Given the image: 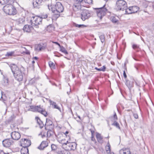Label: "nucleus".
Returning a JSON list of instances; mask_svg holds the SVG:
<instances>
[{"label": "nucleus", "instance_id": "nucleus-63", "mask_svg": "<svg viewBox=\"0 0 154 154\" xmlns=\"http://www.w3.org/2000/svg\"><path fill=\"white\" fill-rule=\"evenodd\" d=\"M21 154H25L24 153H23L22 152H21Z\"/></svg>", "mask_w": 154, "mask_h": 154}, {"label": "nucleus", "instance_id": "nucleus-61", "mask_svg": "<svg viewBox=\"0 0 154 154\" xmlns=\"http://www.w3.org/2000/svg\"><path fill=\"white\" fill-rule=\"evenodd\" d=\"M153 29L154 30V23L153 24Z\"/></svg>", "mask_w": 154, "mask_h": 154}, {"label": "nucleus", "instance_id": "nucleus-11", "mask_svg": "<svg viewBox=\"0 0 154 154\" xmlns=\"http://www.w3.org/2000/svg\"><path fill=\"white\" fill-rule=\"evenodd\" d=\"M91 16L89 11L88 10H84L81 13V19L85 21L89 18Z\"/></svg>", "mask_w": 154, "mask_h": 154}, {"label": "nucleus", "instance_id": "nucleus-33", "mask_svg": "<svg viewBox=\"0 0 154 154\" xmlns=\"http://www.w3.org/2000/svg\"><path fill=\"white\" fill-rule=\"evenodd\" d=\"M10 0H0V4L2 5H4L8 3Z\"/></svg>", "mask_w": 154, "mask_h": 154}, {"label": "nucleus", "instance_id": "nucleus-13", "mask_svg": "<svg viewBox=\"0 0 154 154\" xmlns=\"http://www.w3.org/2000/svg\"><path fill=\"white\" fill-rule=\"evenodd\" d=\"M14 142L13 140L10 139H7L2 141L3 146L6 147H9L13 145Z\"/></svg>", "mask_w": 154, "mask_h": 154}, {"label": "nucleus", "instance_id": "nucleus-42", "mask_svg": "<svg viewBox=\"0 0 154 154\" xmlns=\"http://www.w3.org/2000/svg\"><path fill=\"white\" fill-rule=\"evenodd\" d=\"M106 67L105 66H103L102 67L100 68V71L104 72L106 70Z\"/></svg>", "mask_w": 154, "mask_h": 154}, {"label": "nucleus", "instance_id": "nucleus-62", "mask_svg": "<svg viewBox=\"0 0 154 154\" xmlns=\"http://www.w3.org/2000/svg\"><path fill=\"white\" fill-rule=\"evenodd\" d=\"M78 117L79 118V119H80V117L79 116H78Z\"/></svg>", "mask_w": 154, "mask_h": 154}, {"label": "nucleus", "instance_id": "nucleus-45", "mask_svg": "<svg viewBox=\"0 0 154 154\" xmlns=\"http://www.w3.org/2000/svg\"><path fill=\"white\" fill-rule=\"evenodd\" d=\"M113 118H114L113 120L114 121H116L117 119V115L115 113V114L114 115Z\"/></svg>", "mask_w": 154, "mask_h": 154}, {"label": "nucleus", "instance_id": "nucleus-27", "mask_svg": "<svg viewBox=\"0 0 154 154\" xmlns=\"http://www.w3.org/2000/svg\"><path fill=\"white\" fill-rule=\"evenodd\" d=\"M41 109H39L38 111V112L41 113L43 115H44L45 116H47L48 115L47 112H46L44 109H43V108L41 107Z\"/></svg>", "mask_w": 154, "mask_h": 154}, {"label": "nucleus", "instance_id": "nucleus-8", "mask_svg": "<svg viewBox=\"0 0 154 154\" xmlns=\"http://www.w3.org/2000/svg\"><path fill=\"white\" fill-rule=\"evenodd\" d=\"M42 19L39 17H32L30 20V23L32 26H38L41 23Z\"/></svg>", "mask_w": 154, "mask_h": 154}, {"label": "nucleus", "instance_id": "nucleus-34", "mask_svg": "<svg viewBox=\"0 0 154 154\" xmlns=\"http://www.w3.org/2000/svg\"><path fill=\"white\" fill-rule=\"evenodd\" d=\"M49 65L51 69H55V65L52 62H49Z\"/></svg>", "mask_w": 154, "mask_h": 154}, {"label": "nucleus", "instance_id": "nucleus-40", "mask_svg": "<svg viewBox=\"0 0 154 154\" xmlns=\"http://www.w3.org/2000/svg\"><path fill=\"white\" fill-rule=\"evenodd\" d=\"M22 49H24V50L23 52L24 53H26V54H30L29 51L28 50L26 49V48H25L22 47Z\"/></svg>", "mask_w": 154, "mask_h": 154}, {"label": "nucleus", "instance_id": "nucleus-16", "mask_svg": "<svg viewBox=\"0 0 154 154\" xmlns=\"http://www.w3.org/2000/svg\"><path fill=\"white\" fill-rule=\"evenodd\" d=\"M43 0H33V5L34 8H38L42 5Z\"/></svg>", "mask_w": 154, "mask_h": 154}, {"label": "nucleus", "instance_id": "nucleus-47", "mask_svg": "<svg viewBox=\"0 0 154 154\" xmlns=\"http://www.w3.org/2000/svg\"><path fill=\"white\" fill-rule=\"evenodd\" d=\"M133 115L135 119H137L138 118V116L137 113H133Z\"/></svg>", "mask_w": 154, "mask_h": 154}, {"label": "nucleus", "instance_id": "nucleus-9", "mask_svg": "<svg viewBox=\"0 0 154 154\" xmlns=\"http://www.w3.org/2000/svg\"><path fill=\"white\" fill-rule=\"evenodd\" d=\"M139 8L137 6H133L128 8L125 11V13L126 14H129L134 13L137 12L139 10Z\"/></svg>", "mask_w": 154, "mask_h": 154}, {"label": "nucleus", "instance_id": "nucleus-17", "mask_svg": "<svg viewBox=\"0 0 154 154\" xmlns=\"http://www.w3.org/2000/svg\"><path fill=\"white\" fill-rule=\"evenodd\" d=\"M39 109H41V106H31L30 107V108L28 109L29 111H32L33 112H38Z\"/></svg>", "mask_w": 154, "mask_h": 154}, {"label": "nucleus", "instance_id": "nucleus-58", "mask_svg": "<svg viewBox=\"0 0 154 154\" xmlns=\"http://www.w3.org/2000/svg\"><path fill=\"white\" fill-rule=\"evenodd\" d=\"M38 57H34L33 58V59H35L36 60H37L38 59Z\"/></svg>", "mask_w": 154, "mask_h": 154}, {"label": "nucleus", "instance_id": "nucleus-15", "mask_svg": "<svg viewBox=\"0 0 154 154\" xmlns=\"http://www.w3.org/2000/svg\"><path fill=\"white\" fill-rule=\"evenodd\" d=\"M11 136L13 139L15 140H18L20 138L21 136L19 133L15 131L11 133Z\"/></svg>", "mask_w": 154, "mask_h": 154}, {"label": "nucleus", "instance_id": "nucleus-32", "mask_svg": "<svg viewBox=\"0 0 154 154\" xmlns=\"http://www.w3.org/2000/svg\"><path fill=\"white\" fill-rule=\"evenodd\" d=\"M52 124V122L49 119H47L46 121L45 125L47 126H50Z\"/></svg>", "mask_w": 154, "mask_h": 154}, {"label": "nucleus", "instance_id": "nucleus-2", "mask_svg": "<svg viewBox=\"0 0 154 154\" xmlns=\"http://www.w3.org/2000/svg\"><path fill=\"white\" fill-rule=\"evenodd\" d=\"M48 6L49 9L54 13V17L56 18L60 16V13L63 11L64 9L61 3L59 2H57L55 5H48Z\"/></svg>", "mask_w": 154, "mask_h": 154}, {"label": "nucleus", "instance_id": "nucleus-41", "mask_svg": "<svg viewBox=\"0 0 154 154\" xmlns=\"http://www.w3.org/2000/svg\"><path fill=\"white\" fill-rule=\"evenodd\" d=\"M48 17V15L47 14H42L41 15V17H40L42 18H42H47Z\"/></svg>", "mask_w": 154, "mask_h": 154}, {"label": "nucleus", "instance_id": "nucleus-10", "mask_svg": "<svg viewBox=\"0 0 154 154\" xmlns=\"http://www.w3.org/2000/svg\"><path fill=\"white\" fill-rule=\"evenodd\" d=\"M63 134L62 133H60L58 134L57 136V140L58 142L63 145L65 142H67V140L68 137L65 138V136L63 135Z\"/></svg>", "mask_w": 154, "mask_h": 154}, {"label": "nucleus", "instance_id": "nucleus-53", "mask_svg": "<svg viewBox=\"0 0 154 154\" xmlns=\"http://www.w3.org/2000/svg\"><path fill=\"white\" fill-rule=\"evenodd\" d=\"M55 44H56V45H58L60 47H61V46L57 42H53Z\"/></svg>", "mask_w": 154, "mask_h": 154}, {"label": "nucleus", "instance_id": "nucleus-1", "mask_svg": "<svg viewBox=\"0 0 154 154\" xmlns=\"http://www.w3.org/2000/svg\"><path fill=\"white\" fill-rule=\"evenodd\" d=\"M10 67L15 79L18 82L22 81L25 75V70L22 66L19 68L14 64H11Z\"/></svg>", "mask_w": 154, "mask_h": 154}, {"label": "nucleus", "instance_id": "nucleus-25", "mask_svg": "<svg viewBox=\"0 0 154 154\" xmlns=\"http://www.w3.org/2000/svg\"><path fill=\"white\" fill-rule=\"evenodd\" d=\"M49 102L50 104L52 105V107L53 108L57 109L59 110H60V108L57 105L55 102L52 101L50 100H49Z\"/></svg>", "mask_w": 154, "mask_h": 154}, {"label": "nucleus", "instance_id": "nucleus-4", "mask_svg": "<svg viewBox=\"0 0 154 154\" xmlns=\"http://www.w3.org/2000/svg\"><path fill=\"white\" fill-rule=\"evenodd\" d=\"M3 10L6 14L9 15H14L17 13L15 8L11 4H8L3 8Z\"/></svg>", "mask_w": 154, "mask_h": 154}, {"label": "nucleus", "instance_id": "nucleus-14", "mask_svg": "<svg viewBox=\"0 0 154 154\" xmlns=\"http://www.w3.org/2000/svg\"><path fill=\"white\" fill-rule=\"evenodd\" d=\"M3 92H1L2 95L1 98L3 100V102L6 106H9L11 104V102L9 100V98H7L5 94H3Z\"/></svg>", "mask_w": 154, "mask_h": 154}, {"label": "nucleus", "instance_id": "nucleus-55", "mask_svg": "<svg viewBox=\"0 0 154 154\" xmlns=\"http://www.w3.org/2000/svg\"><path fill=\"white\" fill-rule=\"evenodd\" d=\"M39 135H42V138H43L44 137H45V135H42V133L41 132V133L39 134Z\"/></svg>", "mask_w": 154, "mask_h": 154}, {"label": "nucleus", "instance_id": "nucleus-52", "mask_svg": "<svg viewBox=\"0 0 154 154\" xmlns=\"http://www.w3.org/2000/svg\"><path fill=\"white\" fill-rule=\"evenodd\" d=\"M94 135L91 136V140L92 141H95V139L94 137Z\"/></svg>", "mask_w": 154, "mask_h": 154}, {"label": "nucleus", "instance_id": "nucleus-6", "mask_svg": "<svg viewBox=\"0 0 154 154\" xmlns=\"http://www.w3.org/2000/svg\"><path fill=\"white\" fill-rule=\"evenodd\" d=\"M74 2L73 6V10L75 12H77L81 10L82 4L84 2V0H74Z\"/></svg>", "mask_w": 154, "mask_h": 154}, {"label": "nucleus", "instance_id": "nucleus-64", "mask_svg": "<svg viewBox=\"0 0 154 154\" xmlns=\"http://www.w3.org/2000/svg\"><path fill=\"white\" fill-rule=\"evenodd\" d=\"M106 1H107L108 0H105Z\"/></svg>", "mask_w": 154, "mask_h": 154}, {"label": "nucleus", "instance_id": "nucleus-37", "mask_svg": "<svg viewBox=\"0 0 154 154\" xmlns=\"http://www.w3.org/2000/svg\"><path fill=\"white\" fill-rule=\"evenodd\" d=\"M14 51H11L10 52H8L5 55L6 57H10L11 56L13 55L14 54Z\"/></svg>", "mask_w": 154, "mask_h": 154}, {"label": "nucleus", "instance_id": "nucleus-56", "mask_svg": "<svg viewBox=\"0 0 154 154\" xmlns=\"http://www.w3.org/2000/svg\"><path fill=\"white\" fill-rule=\"evenodd\" d=\"M95 69H96V70H97L98 71H100V68H97V67H95Z\"/></svg>", "mask_w": 154, "mask_h": 154}, {"label": "nucleus", "instance_id": "nucleus-5", "mask_svg": "<svg viewBox=\"0 0 154 154\" xmlns=\"http://www.w3.org/2000/svg\"><path fill=\"white\" fill-rule=\"evenodd\" d=\"M116 8L117 10L125 11L127 8V3L124 0H118L116 2Z\"/></svg>", "mask_w": 154, "mask_h": 154}, {"label": "nucleus", "instance_id": "nucleus-18", "mask_svg": "<svg viewBox=\"0 0 154 154\" xmlns=\"http://www.w3.org/2000/svg\"><path fill=\"white\" fill-rule=\"evenodd\" d=\"M120 154H131L129 149L128 148H123L119 151Z\"/></svg>", "mask_w": 154, "mask_h": 154}, {"label": "nucleus", "instance_id": "nucleus-54", "mask_svg": "<svg viewBox=\"0 0 154 154\" xmlns=\"http://www.w3.org/2000/svg\"><path fill=\"white\" fill-rule=\"evenodd\" d=\"M34 80V79H32L30 81V83H34L35 82Z\"/></svg>", "mask_w": 154, "mask_h": 154}, {"label": "nucleus", "instance_id": "nucleus-51", "mask_svg": "<svg viewBox=\"0 0 154 154\" xmlns=\"http://www.w3.org/2000/svg\"><path fill=\"white\" fill-rule=\"evenodd\" d=\"M123 76L125 79H126L127 78V75L125 73V71H124L123 72Z\"/></svg>", "mask_w": 154, "mask_h": 154}, {"label": "nucleus", "instance_id": "nucleus-28", "mask_svg": "<svg viewBox=\"0 0 154 154\" xmlns=\"http://www.w3.org/2000/svg\"><path fill=\"white\" fill-rule=\"evenodd\" d=\"M35 48L37 50L41 51L45 49V47L41 44H39Z\"/></svg>", "mask_w": 154, "mask_h": 154}, {"label": "nucleus", "instance_id": "nucleus-50", "mask_svg": "<svg viewBox=\"0 0 154 154\" xmlns=\"http://www.w3.org/2000/svg\"><path fill=\"white\" fill-rule=\"evenodd\" d=\"M90 130L91 132V136L94 135V131L91 129H90Z\"/></svg>", "mask_w": 154, "mask_h": 154}, {"label": "nucleus", "instance_id": "nucleus-46", "mask_svg": "<svg viewBox=\"0 0 154 154\" xmlns=\"http://www.w3.org/2000/svg\"><path fill=\"white\" fill-rule=\"evenodd\" d=\"M75 26L76 27H78L79 28H80L82 26H85L83 24L79 25V24H75Z\"/></svg>", "mask_w": 154, "mask_h": 154}, {"label": "nucleus", "instance_id": "nucleus-60", "mask_svg": "<svg viewBox=\"0 0 154 154\" xmlns=\"http://www.w3.org/2000/svg\"><path fill=\"white\" fill-rule=\"evenodd\" d=\"M35 63V62L34 60H33L32 61V63L33 64Z\"/></svg>", "mask_w": 154, "mask_h": 154}, {"label": "nucleus", "instance_id": "nucleus-12", "mask_svg": "<svg viewBox=\"0 0 154 154\" xmlns=\"http://www.w3.org/2000/svg\"><path fill=\"white\" fill-rule=\"evenodd\" d=\"M21 146L23 147L26 148V149L28 150L27 147L31 145V142L30 140L28 139H22L21 141Z\"/></svg>", "mask_w": 154, "mask_h": 154}, {"label": "nucleus", "instance_id": "nucleus-30", "mask_svg": "<svg viewBox=\"0 0 154 154\" xmlns=\"http://www.w3.org/2000/svg\"><path fill=\"white\" fill-rule=\"evenodd\" d=\"M132 47L137 52L139 51L140 49L139 45L137 44H133L132 46Z\"/></svg>", "mask_w": 154, "mask_h": 154}, {"label": "nucleus", "instance_id": "nucleus-22", "mask_svg": "<svg viewBox=\"0 0 154 154\" xmlns=\"http://www.w3.org/2000/svg\"><path fill=\"white\" fill-rule=\"evenodd\" d=\"M57 153L58 154H71L69 150L65 149L62 150H59L57 151Z\"/></svg>", "mask_w": 154, "mask_h": 154}, {"label": "nucleus", "instance_id": "nucleus-44", "mask_svg": "<svg viewBox=\"0 0 154 154\" xmlns=\"http://www.w3.org/2000/svg\"><path fill=\"white\" fill-rule=\"evenodd\" d=\"M92 2V0H84V2L88 4H90Z\"/></svg>", "mask_w": 154, "mask_h": 154}, {"label": "nucleus", "instance_id": "nucleus-38", "mask_svg": "<svg viewBox=\"0 0 154 154\" xmlns=\"http://www.w3.org/2000/svg\"><path fill=\"white\" fill-rule=\"evenodd\" d=\"M57 146L54 144H52L51 145V148L52 150L53 151H55L57 149Z\"/></svg>", "mask_w": 154, "mask_h": 154}, {"label": "nucleus", "instance_id": "nucleus-49", "mask_svg": "<svg viewBox=\"0 0 154 154\" xmlns=\"http://www.w3.org/2000/svg\"><path fill=\"white\" fill-rule=\"evenodd\" d=\"M9 153H7L4 152L3 150H0V154H8Z\"/></svg>", "mask_w": 154, "mask_h": 154}, {"label": "nucleus", "instance_id": "nucleus-31", "mask_svg": "<svg viewBox=\"0 0 154 154\" xmlns=\"http://www.w3.org/2000/svg\"><path fill=\"white\" fill-rule=\"evenodd\" d=\"M8 80L7 77H4L3 80V84L5 86H7L8 84Z\"/></svg>", "mask_w": 154, "mask_h": 154}, {"label": "nucleus", "instance_id": "nucleus-21", "mask_svg": "<svg viewBox=\"0 0 154 154\" xmlns=\"http://www.w3.org/2000/svg\"><path fill=\"white\" fill-rule=\"evenodd\" d=\"M16 21L17 24H23L25 21V18L24 17H22L16 20Z\"/></svg>", "mask_w": 154, "mask_h": 154}, {"label": "nucleus", "instance_id": "nucleus-35", "mask_svg": "<svg viewBox=\"0 0 154 154\" xmlns=\"http://www.w3.org/2000/svg\"><path fill=\"white\" fill-rule=\"evenodd\" d=\"M60 48V51H61L63 53H64L66 54H68L67 51H66V49L64 47H63V46H61V47Z\"/></svg>", "mask_w": 154, "mask_h": 154}, {"label": "nucleus", "instance_id": "nucleus-20", "mask_svg": "<svg viewBox=\"0 0 154 154\" xmlns=\"http://www.w3.org/2000/svg\"><path fill=\"white\" fill-rule=\"evenodd\" d=\"M48 146L47 142L46 141H43L40 145L38 146V148L40 150L43 149Z\"/></svg>", "mask_w": 154, "mask_h": 154}, {"label": "nucleus", "instance_id": "nucleus-19", "mask_svg": "<svg viewBox=\"0 0 154 154\" xmlns=\"http://www.w3.org/2000/svg\"><path fill=\"white\" fill-rule=\"evenodd\" d=\"M32 29L33 27L32 26L28 25H25L23 28L24 31L27 32H30Z\"/></svg>", "mask_w": 154, "mask_h": 154}, {"label": "nucleus", "instance_id": "nucleus-39", "mask_svg": "<svg viewBox=\"0 0 154 154\" xmlns=\"http://www.w3.org/2000/svg\"><path fill=\"white\" fill-rule=\"evenodd\" d=\"M100 39L102 43H103L105 42V36L103 35H101L100 37Z\"/></svg>", "mask_w": 154, "mask_h": 154}, {"label": "nucleus", "instance_id": "nucleus-23", "mask_svg": "<svg viewBox=\"0 0 154 154\" xmlns=\"http://www.w3.org/2000/svg\"><path fill=\"white\" fill-rule=\"evenodd\" d=\"M96 137L98 141L100 143H103V137L101 134L98 133H97Z\"/></svg>", "mask_w": 154, "mask_h": 154}, {"label": "nucleus", "instance_id": "nucleus-7", "mask_svg": "<svg viewBox=\"0 0 154 154\" xmlns=\"http://www.w3.org/2000/svg\"><path fill=\"white\" fill-rule=\"evenodd\" d=\"M105 6V5H104L103 7L96 8L97 16L100 19L106 14L107 11Z\"/></svg>", "mask_w": 154, "mask_h": 154}, {"label": "nucleus", "instance_id": "nucleus-26", "mask_svg": "<svg viewBox=\"0 0 154 154\" xmlns=\"http://www.w3.org/2000/svg\"><path fill=\"white\" fill-rule=\"evenodd\" d=\"M35 119L37 121V123L39 126L40 128H42L44 126V124L42 122L40 119V118L38 117H36Z\"/></svg>", "mask_w": 154, "mask_h": 154}, {"label": "nucleus", "instance_id": "nucleus-48", "mask_svg": "<svg viewBox=\"0 0 154 154\" xmlns=\"http://www.w3.org/2000/svg\"><path fill=\"white\" fill-rule=\"evenodd\" d=\"M69 133V132L68 131H66L65 133H63V135L65 137V138L68 137V136H67L66 135V134H68Z\"/></svg>", "mask_w": 154, "mask_h": 154}, {"label": "nucleus", "instance_id": "nucleus-29", "mask_svg": "<svg viewBox=\"0 0 154 154\" xmlns=\"http://www.w3.org/2000/svg\"><path fill=\"white\" fill-rule=\"evenodd\" d=\"M106 150L107 154H109L110 152V146L109 143L107 144L106 146Z\"/></svg>", "mask_w": 154, "mask_h": 154}, {"label": "nucleus", "instance_id": "nucleus-24", "mask_svg": "<svg viewBox=\"0 0 154 154\" xmlns=\"http://www.w3.org/2000/svg\"><path fill=\"white\" fill-rule=\"evenodd\" d=\"M126 85L129 89L133 87L134 85L133 81H131L127 80H126Z\"/></svg>", "mask_w": 154, "mask_h": 154}, {"label": "nucleus", "instance_id": "nucleus-59", "mask_svg": "<svg viewBox=\"0 0 154 154\" xmlns=\"http://www.w3.org/2000/svg\"><path fill=\"white\" fill-rule=\"evenodd\" d=\"M152 6L153 9L154 10V4H152Z\"/></svg>", "mask_w": 154, "mask_h": 154}, {"label": "nucleus", "instance_id": "nucleus-36", "mask_svg": "<svg viewBox=\"0 0 154 154\" xmlns=\"http://www.w3.org/2000/svg\"><path fill=\"white\" fill-rule=\"evenodd\" d=\"M112 125L116 126L117 128H118L119 129H120L119 124L116 121H114L113 123L112 124Z\"/></svg>", "mask_w": 154, "mask_h": 154}, {"label": "nucleus", "instance_id": "nucleus-3", "mask_svg": "<svg viewBox=\"0 0 154 154\" xmlns=\"http://www.w3.org/2000/svg\"><path fill=\"white\" fill-rule=\"evenodd\" d=\"M68 141L63 143L62 146L63 148L66 149L68 150H75L77 144L75 142H71L70 138L69 136H68L67 140Z\"/></svg>", "mask_w": 154, "mask_h": 154}, {"label": "nucleus", "instance_id": "nucleus-43", "mask_svg": "<svg viewBox=\"0 0 154 154\" xmlns=\"http://www.w3.org/2000/svg\"><path fill=\"white\" fill-rule=\"evenodd\" d=\"M112 22L114 23H116L117 22V20L114 17H112Z\"/></svg>", "mask_w": 154, "mask_h": 154}, {"label": "nucleus", "instance_id": "nucleus-57", "mask_svg": "<svg viewBox=\"0 0 154 154\" xmlns=\"http://www.w3.org/2000/svg\"><path fill=\"white\" fill-rule=\"evenodd\" d=\"M137 86H140V84L139 83H137V82H135Z\"/></svg>", "mask_w": 154, "mask_h": 154}]
</instances>
